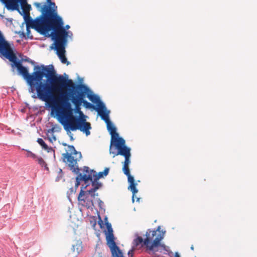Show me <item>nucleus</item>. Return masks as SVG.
Masks as SVG:
<instances>
[{
    "label": "nucleus",
    "mask_w": 257,
    "mask_h": 257,
    "mask_svg": "<svg viewBox=\"0 0 257 257\" xmlns=\"http://www.w3.org/2000/svg\"><path fill=\"white\" fill-rule=\"evenodd\" d=\"M50 84H40L38 87V97L46 102L55 110L60 122L67 132L71 141L74 140V138L70 131L78 130L85 134L86 136H89L91 128L90 123L87 122L85 118L73 115V109L67 97L63 94L60 97L52 95L53 91L59 90V86L66 85L69 87L74 88L73 80L60 75L58 77L53 78Z\"/></svg>",
    "instance_id": "f257e3e1"
},
{
    "label": "nucleus",
    "mask_w": 257,
    "mask_h": 257,
    "mask_svg": "<svg viewBox=\"0 0 257 257\" xmlns=\"http://www.w3.org/2000/svg\"><path fill=\"white\" fill-rule=\"evenodd\" d=\"M47 12L43 13L41 18L37 19L32 22V27L40 34L46 35L52 30L51 34L52 39L54 41V48L57 54L62 63L70 62L65 56V46L67 42L68 32H66L63 27L62 19L47 8Z\"/></svg>",
    "instance_id": "f03ea898"
},
{
    "label": "nucleus",
    "mask_w": 257,
    "mask_h": 257,
    "mask_svg": "<svg viewBox=\"0 0 257 257\" xmlns=\"http://www.w3.org/2000/svg\"><path fill=\"white\" fill-rule=\"evenodd\" d=\"M74 85V88L69 87L66 85L59 86V90H54L52 92V95L55 97H60L62 94L66 96L69 99H71L72 102L75 106L76 110L79 111L80 115H83V112L80 111V106L83 103L84 106L86 108H91L94 107V106L90 103L84 100L86 96V93L89 91V88L84 84Z\"/></svg>",
    "instance_id": "7ed1b4c3"
},
{
    "label": "nucleus",
    "mask_w": 257,
    "mask_h": 257,
    "mask_svg": "<svg viewBox=\"0 0 257 257\" xmlns=\"http://www.w3.org/2000/svg\"><path fill=\"white\" fill-rule=\"evenodd\" d=\"M61 144L64 147H67L65 148L66 152L62 155L63 161L68 165L73 172L78 173L79 170L78 162L82 158L81 152L77 151L72 145H68L65 143H62Z\"/></svg>",
    "instance_id": "20e7f679"
},
{
    "label": "nucleus",
    "mask_w": 257,
    "mask_h": 257,
    "mask_svg": "<svg viewBox=\"0 0 257 257\" xmlns=\"http://www.w3.org/2000/svg\"><path fill=\"white\" fill-rule=\"evenodd\" d=\"M107 231H105L106 244L109 247L111 254H122L118 246L116 245L114 240L115 238L113 233V229L110 223H106Z\"/></svg>",
    "instance_id": "39448f33"
},
{
    "label": "nucleus",
    "mask_w": 257,
    "mask_h": 257,
    "mask_svg": "<svg viewBox=\"0 0 257 257\" xmlns=\"http://www.w3.org/2000/svg\"><path fill=\"white\" fill-rule=\"evenodd\" d=\"M109 169L108 168H105L103 172H100L98 174L96 171L90 170L88 167H84L83 168V176L82 179L84 180V181L86 183L89 180L97 181L101 178L104 176H106L109 172Z\"/></svg>",
    "instance_id": "423d86ee"
},
{
    "label": "nucleus",
    "mask_w": 257,
    "mask_h": 257,
    "mask_svg": "<svg viewBox=\"0 0 257 257\" xmlns=\"http://www.w3.org/2000/svg\"><path fill=\"white\" fill-rule=\"evenodd\" d=\"M131 149L125 146V144L120 145L113 148H109V153L112 154L114 158L117 155H121L124 157L125 160L123 164L128 165L131 163Z\"/></svg>",
    "instance_id": "0eeeda50"
},
{
    "label": "nucleus",
    "mask_w": 257,
    "mask_h": 257,
    "mask_svg": "<svg viewBox=\"0 0 257 257\" xmlns=\"http://www.w3.org/2000/svg\"><path fill=\"white\" fill-rule=\"evenodd\" d=\"M157 231H149L146 232V238L144 241V244L150 250L155 247L158 246L163 237L160 234L156 236Z\"/></svg>",
    "instance_id": "6e6552de"
},
{
    "label": "nucleus",
    "mask_w": 257,
    "mask_h": 257,
    "mask_svg": "<svg viewBox=\"0 0 257 257\" xmlns=\"http://www.w3.org/2000/svg\"><path fill=\"white\" fill-rule=\"evenodd\" d=\"M107 128L111 135V141L109 148H113L120 145L125 144V141L122 138L119 137L118 134L116 132V127L110 121L106 123Z\"/></svg>",
    "instance_id": "1a4fd4ad"
},
{
    "label": "nucleus",
    "mask_w": 257,
    "mask_h": 257,
    "mask_svg": "<svg viewBox=\"0 0 257 257\" xmlns=\"http://www.w3.org/2000/svg\"><path fill=\"white\" fill-rule=\"evenodd\" d=\"M128 165L123 164L122 167V171L123 173L127 177V181L129 183L128 189L130 190L132 193V201L134 202V197L135 194L138 192V190L137 189V183L135 182L134 178L130 174V171Z\"/></svg>",
    "instance_id": "9d476101"
},
{
    "label": "nucleus",
    "mask_w": 257,
    "mask_h": 257,
    "mask_svg": "<svg viewBox=\"0 0 257 257\" xmlns=\"http://www.w3.org/2000/svg\"><path fill=\"white\" fill-rule=\"evenodd\" d=\"M97 111L101 119L103 120L105 123L110 121L109 118V111L106 110L104 104H100L99 107L97 109Z\"/></svg>",
    "instance_id": "9b49d317"
},
{
    "label": "nucleus",
    "mask_w": 257,
    "mask_h": 257,
    "mask_svg": "<svg viewBox=\"0 0 257 257\" xmlns=\"http://www.w3.org/2000/svg\"><path fill=\"white\" fill-rule=\"evenodd\" d=\"M93 191V189H92V188L89 190L87 191L86 192L84 191L82 189H81L79 192V195L78 197V201L80 202L83 201V202H85V200L83 197L85 194L86 195H87L88 194H89V195H90L91 197L93 198L95 197V196H98V193H95V191Z\"/></svg>",
    "instance_id": "f8f14e48"
},
{
    "label": "nucleus",
    "mask_w": 257,
    "mask_h": 257,
    "mask_svg": "<svg viewBox=\"0 0 257 257\" xmlns=\"http://www.w3.org/2000/svg\"><path fill=\"white\" fill-rule=\"evenodd\" d=\"M35 6L38 9H39L40 11L42 13V14L41 15L37 18L35 20H36L37 19H40V18H41L42 15H43V13H44L45 12H47V8H49L51 11L52 12H53L54 13L56 14L57 16H58L57 15V12L55 11V10L52 9L50 6H47L46 5H44L43 7H42V5H41V3H36L35 4Z\"/></svg>",
    "instance_id": "ddd939ff"
},
{
    "label": "nucleus",
    "mask_w": 257,
    "mask_h": 257,
    "mask_svg": "<svg viewBox=\"0 0 257 257\" xmlns=\"http://www.w3.org/2000/svg\"><path fill=\"white\" fill-rule=\"evenodd\" d=\"M87 97L92 102L96 103L98 106V108L99 107L100 104H104L101 101L99 96L94 94H92L91 93H88Z\"/></svg>",
    "instance_id": "4468645a"
},
{
    "label": "nucleus",
    "mask_w": 257,
    "mask_h": 257,
    "mask_svg": "<svg viewBox=\"0 0 257 257\" xmlns=\"http://www.w3.org/2000/svg\"><path fill=\"white\" fill-rule=\"evenodd\" d=\"M71 249L75 254L77 255L82 251V246L80 243H77L73 245Z\"/></svg>",
    "instance_id": "2eb2a0df"
},
{
    "label": "nucleus",
    "mask_w": 257,
    "mask_h": 257,
    "mask_svg": "<svg viewBox=\"0 0 257 257\" xmlns=\"http://www.w3.org/2000/svg\"><path fill=\"white\" fill-rule=\"evenodd\" d=\"M144 241L142 237L141 236H138L133 241V244L134 246L137 247L140 244L144 243Z\"/></svg>",
    "instance_id": "dca6fc26"
},
{
    "label": "nucleus",
    "mask_w": 257,
    "mask_h": 257,
    "mask_svg": "<svg viewBox=\"0 0 257 257\" xmlns=\"http://www.w3.org/2000/svg\"><path fill=\"white\" fill-rule=\"evenodd\" d=\"M92 186L93 187L92 189H93V191H96L97 189H98L101 186V184L97 181H93L92 182Z\"/></svg>",
    "instance_id": "f3484780"
},
{
    "label": "nucleus",
    "mask_w": 257,
    "mask_h": 257,
    "mask_svg": "<svg viewBox=\"0 0 257 257\" xmlns=\"http://www.w3.org/2000/svg\"><path fill=\"white\" fill-rule=\"evenodd\" d=\"M37 160L38 161V163L42 166V167H45V168L48 170V168L47 167V164L44 161V160L41 157H37Z\"/></svg>",
    "instance_id": "a211bd4d"
},
{
    "label": "nucleus",
    "mask_w": 257,
    "mask_h": 257,
    "mask_svg": "<svg viewBox=\"0 0 257 257\" xmlns=\"http://www.w3.org/2000/svg\"><path fill=\"white\" fill-rule=\"evenodd\" d=\"M37 142L38 144L41 145L42 148L45 150H47L48 148V147L47 145L45 143L44 140L41 138H39L37 140Z\"/></svg>",
    "instance_id": "6ab92c4d"
},
{
    "label": "nucleus",
    "mask_w": 257,
    "mask_h": 257,
    "mask_svg": "<svg viewBox=\"0 0 257 257\" xmlns=\"http://www.w3.org/2000/svg\"><path fill=\"white\" fill-rule=\"evenodd\" d=\"M82 176H83V175H82L81 173H80L78 176L76 178V183H75V186L76 187H78V186L80 185V181L82 180L84 181L83 179H82Z\"/></svg>",
    "instance_id": "aec40b11"
},
{
    "label": "nucleus",
    "mask_w": 257,
    "mask_h": 257,
    "mask_svg": "<svg viewBox=\"0 0 257 257\" xmlns=\"http://www.w3.org/2000/svg\"><path fill=\"white\" fill-rule=\"evenodd\" d=\"M26 156L27 157H31L34 159H36L37 157L35 154H34V153H33L32 152H31L29 151H27Z\"/></svg>",
    "instance_id": "412c9836"
},
{
    "label": "nucleus",
    "mask_w": 257,
    "mask_h": 257,
    "mask_svg": "<svg viewBox=\"0 0 257 257\" xmlns=\"http://www.w3.org/2000/svg\"><path fill=\"white\" fill-rule=\"evenodd\" d=\"M35 21V20H31L30 22H28V23H27V35H29V33H30V30H29V28H28V27H29V26L31 27L32 28H33V29H35V30H36V29H35V28H33V27H32V22H33V21Z\"/></svg>",
    "instance_id": "4be33fe9"
},
{
    "label": "nucleus",
    "mask_w": 257,
    "mask_h": 257,
    "mask_svg": "<svg viewBox=\"0 0 257 257\" xmlns=\"http://www.w3.org/2000/svg\"><path fill=\"white\" fill-rule=\"evenodd\" d=\"M14 1L18 2H19L23 8L25 7V6L27 5V0H14Z\"/></svg>",
    "instance_id": "5701e85b"
},
{
    "label": "nucleus",
    "mask_w": 257,
    "mask_h": 257,
    "mask_svg": "<svg viewBox=\"0 0 257 257\" xmlns=\"http://www.w3.org/2000/svg\"><path fill=\"white\" fill-rule=\"evenodd\" d=\"M91 206H93V201L92 200H87V203L86 204V206L88 208H89Z\"/></svg>",
    "instance_id": "b1692460"
},
{
    "label": "nucleus",
    "mask_w": 257,
    "mask_h": 257,
    "mask_svg": "<svg viewBox=\"0 0 257 257\" xmlns=\"http://www.w3.org/2000/svg\"><path fill=\"white\" fill-rule=\"evenodd\" d=\"M112 257H124L123 255V254H112Z\"/></svg>",
    "instance_id": "393cba45"
},
{
    "label": "nucleus",
    "mask_w": 257,
    "mask_h": 257,
    "mask_svg": "<svg viewBox=\"0 0 257 257\" xmlns=\"http://www.w3.org/2000/svg\"><path fill=\"white\" fill-rule=\"evenodd\" d=\"M63 25H64L63 23ZM63 27L65 29V30L66 32H67L66 31V30H68L70 28V26L68 25H67L65 27H64V26H63Z\"/></svg>",
    "instance_id": "a878e982"
},
{
    "label": "nucleus",
    "mask_w": 257,
    "mask_h": 257,
    "mask_svg": "<svg viewBox=\"0 0 257 257\" xmlns=\"http://www.w3.org/2000/svg\"><path fill=\"white\" fill-rule=\"evenodd\" d=\"M102 221L101 220V219H100V220L99 221V224L100 225L101 228L102 227Z\"/></svg>",
    "instance_id": "bb28decb"
},
{
    "label": "nucleus",
    "mask_w": 257,
    "mask_h": 257,
    "mask_svg": "<svg viewBox=\"0 0 257 257\" xmlns=\"http://www.w3.org/2000/svg\"><path fill=\"white\" fill-rule=\"evenodd\" d=\"M135 197L136 198V201H137V202H139V201H140V198H139V197H136V194L135 195L134 198H135Z\"/></svg>",
    "instance_id": "cd10ccee"
},
{
    "label": "nucleus",
    "mask_w": 257,
    "mask_h": 257,
    "mask_svg": "<svg viewBox=\"0 0 257 257\" xmlns=\"http://www.w3.org/2000/svg\"><path fill=\"white\" fill-rule=\"evenodd\" d=\"M48 1L50 3V5H53V6H55V3H52V2H51V0H48Z\"/></svg>",
    "instance_id": "c85d7f7f"
},
{
    "label": "nucleus",
    "mask_w": 257,
    "mask_h": 257,
    "mask_svg": "<svg viewBox=\"0 0 257 257\" xmlns=\"http://www.w3.org/2000/svg\"><path fill=\"white\" fill-rule=\"evenodd\" d=\"M53 139L55 141L56 140V138L55 137H53Z\"/></svg>",
    "instance_id": "c756f323"
},
{
    "label": "nucleus",
    "mask_w": 257,
    "mask_h": 257,
    "mask_svg": "<svg viewBox=\"0 0 257 257\" xmlns=\"http://www.w3.org/2000/svg\"><path fill=\"white\" fill-rule=\"evenodd\" d=\"M98 200L99 201L100 203L102 202V201L100 199H98Z\"/></svg>",
    "instance_id": "7c9ffc66"
}]
</instances>
